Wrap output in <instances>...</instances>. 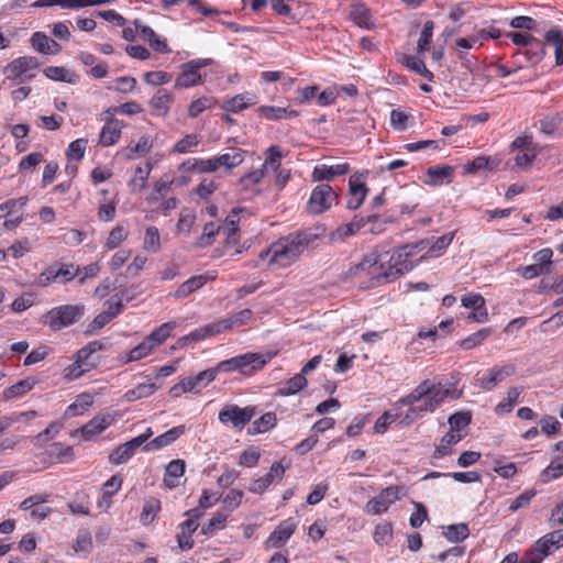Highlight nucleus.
Listing matches in <instances>:
<instances>
[{
  "instance_id": "a878e982",
  "label": "nucleus",
  "mask_w": 563,
  "mask_h": 563,
  "mask_svg": "<svg viewBox=\"0 0 563 563\" xmlns=\"http://www.w3.org/2000/svg\"><path fill=\"white\" fill-rule=\"evenodd\" d=\"M544 42L554 46L555 64L563 65V34L560 29H551L544 34Z\"/></svg>"
},
{
  "instance_id": "2eb2a0df",
  "label": "nucleus",
  "mask_w": 563,
  "mask_h": 563,
  "mask_svg": "<svg viewBox=\"0 0 563 563\" xmlns=\"http://www.w3.org/2000/svg\"><path fill=\"white\" fill-rule=\"evenodd\" d=\"M286 468L287 466L283 465V461L274 463L266 475L255 479L252 483V485L250 486V490L255 494H262L263 492L266 490V488H268V486L272 483H274L275 481H282L286 472Z\"/></svg>"
},
{
  "instance_id": "2f4dec72",
  "label": "nucleus",
  "mask_w": 563,
  "mask_h": 563,
  "mask_svg": "<svg viewBox=\"0 0 563 563\" xmlns=\"http://www.w3.org/2000/svg\"><path fill=\"white\" fill-rule=\"evenodd\" d=\"M109 424L110 420L107 417H96L76 432H81L85 439H90L91 437L102 432Z\"/></svg>"
},
{
  "instance_id": "f8f14e48",
  "label": "nucleus",
  "mask_w": 563,
  "mask_h": 563,
  "mask_svg": "<svg viewBox=\"0 0 563 563\" xmlns=\"http://www.w3.org/2000/svg\"><path fill=\"white\" fill-rule=\"evenodd\" d=\"M388 266L385 267V280L390 283L400 275L413 267L412 262L408 257V249H397L388 260Z\"/></svg>"
},
{
  "instance_id": "ddd939ff",
  "label": "nucleus",
  "mask_w": 563,
  "mask_h": 563,
  "mask_svg": "<svg viewBox=\"0 0 563 563\" xmlns=\"http://www.w3.org/2000/svg\"><path fill=\"white\" fill-rule=\"evenodd\" d=\"M515 372L516 367L512 364L494 366L487 371L485 376L476 379L475 386L486 391L493 390L498 383L514 375Z\"/></svg>"
},
{
  "instance_id": "72a5a7b5",
  "label": "nucleus",
  "mask_w": 563,
  "mask_h": 563,
  "mask_svg": "<svg viewBox=\"0 0 563 563\" xmlns=\"http://www.w3.org/2000/svg\"><path fill=\"white\" fill-rule=\"evenodd\" d=\"M216 376H217V369L209 368V369L200 372L195 377L184 378V380L187 385V390L192 391L197 387L201 386L202 384L206 385V384L211 383L212 380H214Z\"/></svg>"
},
{
  "instance_id": "f03ea898",
  "label": "nucleus",
  "mask_w": 563,
  "mask_h": 563,
  "mask_svg": "<svg viewBox=\"0 0 563 563\" xmlns=\"http://www.w3.org/2000/svg\"><path fill=\"white\" fill-rule=\"evenodd\" d=\"M345 277L367 278V282L360 283V288L362 289L373 288L387 283L385 280V263L380 256L374 253L365 255L360 263L350 267L345 273Z\"/></svg>"
},
{
  "instance_id": "1a4fd4ad",
  "label": "nucleus",
  "mask_w": 563,
  "mask_h": 563,
  "mask_svg": "<svg viewBox=\"0 0 563 563\" xmlns=\"http://www.w3.org/2000/svg\"><path fill=\"white\" fill-rule=\"evenodd\" d=\"M255 416L254 407L240 408L236 405H227L219 412V420L222 423H231L241 431Z\"/></svg>"
},
{
  "instance_id": "b1692460",
  "label": "nucleus",
  "mask_w": 563,
  "mask_h": 563,
  "mask_svg": "<svg viewBox=\"0 0 563 563\" xmlns=\"http://www.w3.org/2000/svg\"><path fill=\"white\" fill-rule=\"evenodd\" d=\"M246 151L241 148H231L230 152L214 157L218 168L225 167L232 169L243 163Z\"/></svg>"
},
{
  "instance_id": "4d7b16f0",
  "label": "nucleus",
  "mask_w": 563,
  "mask_h": 563,
  "mask_svg": "<svg viewBox=\"0 0 563 563\" xmlns=\"http://www.w3.org/2000/svg\"><path fill=\"white\" fill-rule=\"evenodd\" d=\"M172 74L162 70L148 71L144 74V80L152 86L167 84L172 80Z\"/></svg>"
},
{
  "instance_id": "4be33fe9",
  "label": "nucleus",
  "mask_w": 563,
  "mask_h": 563,
  "mask_svg": "<svg viewBox=\"0 0 563 563\" xmlns=\"http://www.w3.org/2000/svg\"><path fill=\"white\" fill-rule=\"evenodd\" d=\"M174 97L165 89H158L150 100V106L155 114L166 115L170 109Z\"/></svg>"
},
{
  "instance_id": "5fc2aeb1",
  "label": "nucleus",
  "mask_w": 563,
  "mask_h": 563,
  "mask_svg": "<svg viewBox=\"0 0 563 563\" xmlns=\"http://www.w3.org/2000/svg\"><path fill=\"white\" fill-rule=\"evenodd\" d=\"M199 142L197 134H187L175 144L173 152L179 154L187 153L191 147L197 146Z\"/></svg>"
},
{
  "instance_id": "aec40b11",
  "label": "nucleus",
  "mask_w": 563,
  "mask_h": 563,
  "mask_svg": "<svg viewBox=\"0 0 563 563\" xmlns=\"http://www.w3.org/2000/svg\"><path fill=\"white\" fill-rule=\"evenodd\" d=\"M350 170V165L347 163L338 164L333 166L321 165L314 167L312 172L313 181H323L331 180L335 176H341L347 174Z\"/></svg>"
},
{
  "instance_id": "0eeeda50",
  "label": "nucleus",
  "mask_w": 563,
  "mask_h": 563,
  "mask_svg": "<svg viewBox=\"0 0 563 563\" xmlns=\"http://www.w3.org/2000/svg\"><path fill=\"white\" fill-rule=\"evenodd\" d=\"M212 64L210 58H197L180 66V74L175 80V88H189L201 84L199 69Z\"/></svg>"
},
{
  "instance_id": "423d86ee",
  "label": "nucleus",
  "mask_w": 563,
  "mask_h": 563,
  "mask_svg": "<svg viewBox=\"0 0 563 563\" xmlns=\"http://www.w3.org/2000/svg\"><path fill=\"white\" fill-rule=\"evenodd\" d=\"M84 310V306L80 305L55 307L46 313L47 323L53 331H58L76 323L82 317Z\"/></svg>"
},
{
  "instance_id": "69168bd1",
  "label": "nucleus",
  "mask_w": 563,
  "mask_h": 563,
  "mask_svg": "<svg viewBox=\"0 0 563 563\" xmlns=\"http://www.w3.org/2000/svg\"><path fill=\"white\" fill-rule=\"evenodd\" d=\"M507 36L511 38L514 44L521 47H528L529 45H533L536 41H539L534 36L521 32H511L508 33Z\"/></svg>"
},
{
  "instance_id": "7ed1b4c3",
  "label": "nucleus",
  "mask_w": 563,
  "mask_h": 563,
  "mask_svg": "<svg viewBox=\"0 0 563 563\" xmlns=\"http://www.w3.org/2000/svg\"><path fill=\"white\" fill-rule=\"evenodd\" d=\"M431 398L430 407L438 408L446 398L459 399L462 390L451 389L439 384H431L429 380L420 383L410 394L399 399L401 405H413L421 401L424 396Z\"/></svg>"
},
{
  "instance_id": "dca6fc26",
  "label": "nucleus",
  "mask_w": 563,
  "mask_h": 563,
  "mask_svg": "<svg viewBox=\"0 0 563 563\" xmlns=\"http://www.w3.org/2000/svg\"><path fill=\"white\" fill-rule=\"evenodd\" d=\"M368 192V188L365 183L360 180V177L353 175L349 180V199L346 207L350 210H357L364 202Z\"/></svg>"
},
{
  "instance_id": "8fccbe9b",
  "label": "nucleus",
  "mask_w": 563,
  "mask_h": 563,
  "mask_svg": "<svg viewBox=\"0 0 563 563\" xmlns=\"http://www.w3.org/2000/svg\"><path fill=\"white\" fill-rule=\"evenodd\" d=\"M75 357H77V354ZM89 369L90 367L87 362H78V360L75 358V362L64 369V377L69 380L76 379Z\"/></svg>"
},
{
  "instance_id": "c03bdc74",
  "label": "nucleus",
  "mask_w": 563,
  "mask_h": 563,
  "mask_svg": "<svg viewBox=\"0 0 563 563\" xmlns=\"http://www.w3.org/2000/svg\"><path fill=\"white\" fill-rule=\"evenodd\" d=\"M221 230L213 222H209L205 225L202 234L198 238L196 245L198 247H207L213 243L214 236L220 233Z\"/></svg>"
},
{
  "instance_id": "c9c22d12",
  "label": "nucleus",
  "mask_w": 563,
  "mask_h": 563,
  "mask_svg": "<svg viewBox=\"0 0 563 563\" xmlns=\"http://www.w3.org/2000/svg\"><path fill=\"white\" fill-rule=\"evenodd\" d=\"M307 386V378L301 373L296 374L288 379L284 387L279 389L282 396L295 395Z\"/></svg>"
},
{
  "instance_id": "13d9d810",
  "label": "nucleus",
  "mask_w": 563,
  "mask_h": 563,
  "mask_svg": "<svg viewBox=\"0 0 563 563\" xmlns=\"http://www.w3.org/2000/svg\"><path fill=\"white\" fill-rule=\"evenodd\" d=\"M553 251L551 249H542L533 255L534 263L542 266L549 274L551 273Z\"/></svg>"
},
{
  "instance_id": "79ce46f5",
  "label": "nucleus",
  "mask_w": 563,
  "mask_h": 563,
  "mask_svg": "<svg viewBox=\"0 0 563 563\" xmlns=\"http://www.w3.org/2000/svg\"><path fill=\"white\" fill-rule=\"evenodd\" d=\"M490 333L492 330L489 328L481 329L479 331L462 340L459 344L464 350H472L479 345L485 339H487L490 335Z\"/></svg>"
},
{
  "instance_id": "a18cd8bd",
  "label": "nucleus",
  "mask_w": 563,
  "mask_h": 563,
  "mask_svg": "<svg viewBox=\"0 0 563 563\" xmlns=\"http://www.w3.org/2000/svg\"><path fill=\"white\" fill-rule=\"evenodd\" d=\"M433 27H434V24L432 21H427L423 24V29L420 33V37L418 40V45H417V51L419 54H422L429 49V46H430V43L432 40V35H433Z\"/></svg>"
},
{
  "instance_id": "09e8293b",
  "label": "nucleus",
  "mask_w": 563,
  "mask_h": 563,
  "mask_svg": "<svg viewBox=\"0 0 563 563\" xmlns=\"http://www.w3.org/2000/svg\"><path fill=\"white\" fill-rule=\"evenodd\" d=\"M128 238V231L122 225L114 227L106 241V247L113 250L118 247Z\"/></svg>"
},
{
  "instance_id": "49530a36",
  "label": "nucleus",
  "mask_w": 563,
  "mask_h": 563,
  "mask_svg": "<svg viewBox=\"0 0 563 563\" xmlns=\"http://www.w3.org/2000/svg\"><path fill=\"white\" fill-rule=\"evenodd\" d=\"M276 415L273 412L264 413L260 419L255 420L252 424L253 433H262L271 430L276 424Z\"/></svg>"
},
{
  "instance_id": "603ef678",
  "label": "nucleus",
  "mask_w": 563,
  "mask_h": 563,
  "mask_svg": "<svg viewBox=\"0 0 563 563\" xmlns=\"http://www.w3.org/2000/svg\"><path fill=\"white\" fill-rule=\"evenodd\" d=\"M351 18L361 27L369 26V13L363 4H356L352 8Z\"/></svg>"
},
{
  "instance_id": "a211bd4d",
  "label": "nucleus",
  "mask_w": 563,
  "mask_h": 563,
  "mask_svg": "<svg viewBox=\"0 0 563 563\" xmlns=\"http://www.w3.org/2000/svg\"><path fill=\"white\" fill-rule=\"evenodd\" d=\"M545 55L543 42L536 41L533 45H529L525 51H518L514 57L519 62L520 67L522 66V59L529 65L534 66L542 60Z\"/></svg>"
},
{
  "instance_id": "412c9836",
  "label": "nucleus",
  "mask_w": 563,
  "mask_h": 563,
  "mask_svg": "<svg viewBox=\"0 0 563 563\" xmlns=\"http://www.w3.org/2000/svg\"><path fill=\"white\" fill-rule=\"evenodd\" d=\"M32 46L42 54H57L60 45L42 32H35L31 37Z\"/></svg>"
},
{
  "instance_id": "ea45409f",
  "label": "nucleus",
  "mask_w": 563,
  "mask_h": 563,
  "mask_svg": "<svg viewBox=\"0 0 563 563\" xmlns=\"http://www.w3.org/2000/svg\"><path fill=\"white\" fill-rule=\"evenodd\" d=\"M283 158V153L279 146L272 145L266 150V158L263 164V169L266 170L268 168L277 172L280 167V161Z\"/></svg>"
},
{
  "instance_id": "6e6d98bb",
  "label": "nucleus",
  "mask_w": 563,
  "mask_h": 563,
  "mask_svg": "<svg viewBox=\"0 0 563 563\" xmlns=\"http://www.w3.org/2000/svg\"><path fill=\"white\" fill-rule=\"evenodd\" d=\"M472 416L470 412H455L449 418V424L452 431H460L471 423Z\"/></svg>"
},
{
  "instance_id": "6ab92c4d",
  "label": "nucleus",
  "mask_w": 563,
  "mask_h": 563,
  "mask_svg": "<svg viewBox=\"0 0 563 563\" xmlns=\"http://www.w3.org/2000/svg\"><path fill=\"white\" fill-rule=\"evenodd\" d=\"M185 433V426H177L165 433L156 437L154 440L147 442L144 446V451L158 450L164 446H167L175 442L180 435Z\"/></svg>"
},
{
  "instance_id": "774afa93",
  "label": "nucleus",
  "mask_w": 563,
  "mask_h": 563,
  "mask_svg": "<svg viewBox=\"0 0 563 563\" xmlns=\"http://www.w3.org/2000/svg\"><path fill=\"white\" fill-rule=\"evenodd\" d=\"M172 181L169 180H159L155 184L154 191L151 194L148 200L152 202L159 201L165 198L167 195Z\"/></svg>"
},
{
  "instance_id": "9d476101",
  "label": "nucleus",
  "mask_w": 563,
  "mask_h": 563,
  "mask_svg": "<svg viewBox=\"0 0 563 563\" xmlns=\"http://www.w3.org/2000/svg\"><path fill=\"white\" fill-rule=\"evenodd\" d=\"M153 435V431L151 428L125 442L122 445L115 448L109 455V461L111 464L119 465L128 462L135 453V451L143 445Z\"/></svg>"
},
{
  "instance_id": "4468645a",
  "label": "nucleus",
  "mask_w": 563,
  "mask_h": 563,
  "mask_svg": "<svg viewBox=\"0 0 563 563\" xmlns=\"http://www.w3.org/2000/svg\"><path fill=\"white\" fill-rule=\"evenodd\" d=\"M271 358V353H245L238 355V371L243 375H251L262 369Z\"/></svg>"
},
{
  "instance_id": "4c0bfd02",
  "label": "nucleus",
  "mask_w": 563,
  "mask_h": 563,
  "mask_svg": "<svg viewBox=\"0 0 563 563\" xmlns=\"http://www.w3.org/2000/svg\"><path fill=\"white\" fill-rule=\"evenodd\" d=\"M522 391V387H511L508 389L507 391V398L505 401H501L499 402L496 407H495V412L496 413H506V412H510L517 400H518V397L520 396Z\"/></svg>"
},
{
  "instance_id": "58836bf2",
  "label": "nucleus",
  "mask_w": 563,
  "mask_h": 563,
  "mask_svg": "<svg viewBox=\"0 0 563 563\" xmlns=\"http://www.w3.org/2000/svg\"><path fill=\"white\" fill-rule=\"evenodd\" d=\"M154 345L144 339L139 345L130 350L126 354L125 363L140 361L152 353Z\"/></svg>"
},
{
  "instance_id": "f704fd0d",
  "label": "nucleus",
  "mask_w": 563,
  "mask_h": 563,
  "mask_svg": "<svg viewBox=\"0 0 563 563\" xmlns=\"http://www.w3.org/2000/svg\"><path fill=\"white\" fill-rule=\"evenodd\" d=\"M470 534V529L466 523L450 525L444 528L443 536L450 542H461L465 540Z\"/></svg>"
},
{
  "instance_id": "f3484780",
  "label": "nucleus",
  "mask_w": 563,
  "mask_h": 563,
  "mask_svg": "<svg viewBox=\"0 0 563 563\" xmlns=\"http://www.w3.org/2000/svg\"><path fill=\"white\" fill-rule=\"evenodd\" d=\"M295 529L296 523L291 518L284 520L269 534L266 543L272 548H280L292 536Z\"/></svg>"
},
{
  "instance_id": "f257e3e1",
  "label": "nucleus",
  "mask_w": 563,
  "mask_h": 563,
  "mask_svg": "<svg viewBox=\"0 0 563 563\" xmlns=\"http://www.w3.org/2000/svg\"><path fill=\"white\" fill-rule=\"evenodd\" d=\"M321 227L306 228L287 234L275 242V254L268 258V266L288 267L297 262L324 234Z\"/></svg>"
},
{
  "instance_id": "39448f33",
  "label": "nucleus",
  "mask_w": 563,
  "mask_h": 563,
  "mask_svg": "<svg viewBox=\"0 0 563 563\" xmlns=\"http://www.w3.org/2000/svg\"><path fill=\"white\" fill-rule=\"evenodd\" d=\"M41 62L34 56H21L10 62L3 68L5 78L14 84H22L35 77V70Z\"/></svg>"
},
{
  "instance_id": "393cba45",
  "label": "nucleus",
  "mask_w": 563,
  "mask_h": 563,
  "mask_svg": "<svg viewBox=\"0 0 563 563\" xmlns=\"http://www.w3.org/2000/svg\"><path fill=\"white\" fill-rule=\"evenodd\" d=\"M185 466L186 464L183 460H173L167 464L164 484L168 488H175L178 485L176 479L184 475Z\"/></svg>"
},
{
  "instance_id": "5701e85b",
  "label": "nucleus",
  "mask_w": 563,
  "mask_h": 563,
  "mask_svg": "<svg viewBox=\"0 0 563 563\" xmlns=\"http://www.w3.org/2000/svg\"><path fill=\"white\" fill-rule=\"evenodd\" d=\"M453 174L454 169L449 165L429 167L427 169V179L424 180V184L429 186H439L445 179L450 181Z\"/></svg>"
},
{
  "instance_id": "20e7f679",
  "label": "nucleus",
  "mask_w": 563,
  "mask_h": 563,
  "mask_svg": "<svg viewBox=\"0 0 563 563\" xmlns=\"http://www.w3.org/2000/svg\"><path fill=\"white\" fill-rule=\"evenodd\" d=\"M563 547V529L550 532L540 538L534 545L529 549L523 558V563H541L542 560Z\"/></svg>"
},
{
  "instance_id": "338daca9",
  "label": "nucleus",
  "mask_w": 563,
  "mask_h": 563,
  "mask_svg": "<svg viewBox=\"0 0 563 563\" xmlns=\"http://www.w3.org/2000/svg\"><path fill=\"white\" fill-rule=\"evenodd\" d=\"M211 100L209 98H199L192 101L188 109V115L190 118H197L201 112H203L207 108H210Z\"/></svg>"
},
{
  "instance_id": "052dcab7",
  "label": "nucleus",
  "mask_w": 563,
  "mask_h": 563,
  "mask_svg": "<svg viewBox=\"0 0 563 563\" xmlns=\"http://www.w3.org/2000/svg\"><path fill=\"white\" fill-rule=\"evenodd\" d=\"M87 141L84 139H78L73 141L67 150V156L69 158H74L76 161L82 159L86 151Z\"/></svg>"
},
{
  "instance_id": "bb28decb",
  "label": "nucleus",
  "mask_w": 563,
  "mask_h": 563,
  "mask_svg": "<svg viewBox=\"0 0 563 563\" xmlns=\"http://www.w3.org/2000/svg\"><path fill=\"white\" fill-rule=\"evenodd\" d=\"M209 277L206 275H198L189 278L185 283H183L177 290L175 291L176 298H185L192 294L194 291L200 289L207 282Z\"/></svg>"
},
{
  "instance_id": "0e129e2a",
  "label": "nucleus",
  "mask_w": 563,
  "mask_h": 563,
  "mask_svg": "<svg viewBox=\"0 0 563 563\" xmlns=\"http://www.w3.org/2000/svg\"><path fill=\"white\" fill-rule=\"evenodd\" d=\"M413 506L416 507V511L410 516L409 522L410 526L416 529L427 519L428 511L421 503L413 501Z\"/></svg>"
},
{
  "instance_id": "a19ab883",
  "label": "nucleus",
  "mask_w": 563,
  "mask_h": 563,
  "mask_svg": "<svg viewBox=\"0 0 563 563\" xmlns=\"http://www.w3.org/2000/svg\"><path fill=\"white\" fill-rule=\"evenodd\" d=\"M406 66L428 80L433 79V74L426 67L424 62L417 56H404Z\"/></svg>"
},
{
  "instance_id": "7c9ffc66",
  "label": "nucleus",
  "mask_w": 563,
  "mask_h": 563,
  "mask_svg": "<svg viewBox=\"0 0 563 563\" xmlns=\"http://www.w3.org/2000/svg\"><path fill=\"white\" fill-rule=\"evenodd\" d=\"M366 220L362 216H355L353 220L346 224L339 227L335 232H333L332 236L339 239H345L355 234L358 230L365 227Z\"/></svg>"
},
{
  "instance_id": "bf43d9fd",
  "label": "nucleus",
  "mask_w": 563,
  "mask_h": 563,
  "mask_svg": "<svg viewBox=\"0 0 563 563\" xmlns=\"http://www.w3.org/2000/svg\"><path fill=\"white\" fill-rule=\"evenodd\" d=\"M510 26L514 29L536 31L538 29V22L530 16L517 15L511 19Z\"/></svg>"
},
{
  "instance_id": "473e14b6",
  "label": "nucleus",
  "mask_w": 563,
  "mask_h": 563,
  "mask_svg": "<svg viewBox=\"0 0 563 563\" xmlns=\"http://www.w3.org/2000/svg\"><path fill=\"white\" fill-rule=\"evenodd\" d=\"M176 322H166L152 331L145 339L154 345V347L163 344L175 329Z\"/></svg>"
},
{
  "instance_id": "680f3d73",
  "label": "nucleus",
  "mask_w": 563,
  "mask_h": 563,
  "mask_svg": "<svg viewBox=\"0 0 563 563\" xmlns=\"http://www.w3.org/2000/svg\"><path fill=\"white\" fill-rule=\"evenodd\" d=\"M495 166L496 164H494V162H492L490 158L485 156H478L474 158L471 163L465 165V170L467 173H475L477 170L485 168L493 169Z\"/></svg>"
},
{
  "instance_id": "e433bc0d",
  "label": "nucleus",
  "mask_w": 563,
  "mask_h": 563,
  "mask_svg": "<svg viewBox=\"0 0 563 563\" xmlns=\"http://www.w3.org/2000/svg\"><path fill=\"white\" fill-rule=\"evenodd\" d=\"M460 434L448 432L441 439V443L435 448L433 457L442 459L443 456L451 453V445L456 444L461 440Z\"/></svg>"
},
{
  "instance_id": "3c124183",
  "label": "nucleus",
  "mask_w": 563,
  "mask_h": 563,
  "mask_svg": "<svg viewBox=\"0 0 563 563\" xmlns=\"http://www.w3.org/2000/svg\"><path fill=\"white\" fill-rule=\"evenodd\" d=\"M393 539V526L390 523H382L376 526L374 531V540L376 543L384 545Z\"/></svg>"
},
{
  "instance_id": "37998d69",
  "label": "nucleus",
  "mask_w": 563,
  "mask_h": 563,
  "mask_svg": "<svg viewBox=\"0 0 563 563\" xmlns=\"http://www.w3.org/2000/svg\"><path fill=\"white\" fill-rule=\"evenodd\" d=\"M161 509V503L156 498H150L145 501L142 512H141V521L144 525L151 523L158 510Z\"/></svg>"
},
{
  "instance_id": "c85d7f7f",
  "label": "nucleus",
  "mask_w": 563,
  "mask_h": 563,
  "mask_svg": "<svg viewBox=\"0 0 563 563\" xmlns=\"http://www.w3.org/2000/svg\"><path fill=\"white\" fill-rule=\"evenodd\" d=\"M34 384H35L34 378H32V377L24 378V379L18 382L16 384L4 389L2 397L4 400L21 397L24 394H26L29 390H31L33 388Z\"/></svg>"
},
{
  "instance_id": "de8ad7c7",
  "label": "nucleus",
  "mask_w": 563,
  "mask_h": 563,
  "mask_svg": "<svg viewBox=\"0 0 563 563\" xmlns=\"http://www.w3.org/2000/svg\"><path fill=\"white\" fill-rule=\"evenodd\" d=\"M144 249L148 252L156 253L161 249L159 232L155 227H148L144 236Z\"/></svg>"
},
{
  "instance_id": "6e6552de",
  "label": "nucleus",
  "mask_w": 563,
  "mask_h": 563,
  "mask_svg": "<svg viewBox=\"0 0 563 563\" xmlns=\"http://www.w3.org/2000/svg\"><path fill=\"white\" fill-rule=\"evenodd\" d=\"M405 495L404 487L389 486L380 490V493L367 501L366 511L373 515H380L388 510L389 506L399 500Z\"/></svg>"
},
{
  "instance_id": "c756f323",
  "label": "nucleus",
  "mask_w": 563,
  "mask_h": 563,
  "mask_svg": "<svg viewBox=\"0 0 563 563\" xmlns=\"http://www.w3.org/2000/svg\"><path fill=\"white\" fill-rule=\"evenodd\" d=\"M123 123H114V125L106 124L99 135V143L102 146H111L115 144L121 136Z\"/></svg>"
},
{
  "instance_id": "9b49d317",
  "label": "nucleus",
  "mask_w": 563,
  "mask_h": 563,
  "mask_svg": "<svg viewBox=\"0 0 563 563\" xmlns=\"http://www.w3.org/2000/svg\"><path fill=\"white\" fill-rule=\"evenodd\" d=\"M335 199L336 194L332 187L328 184H321L312 190L307 209L310 213L320 214L330 209Z\"/></svg>"
},
{
  "instance_id": "cd10ccee",
  "label": "nucleus",
  "mask_w": 563,
  "mask_h": 563,
  "mask_svg": "<svg viewBox=\"0 0 563 563\" xmlns=\"http://www.w3.org/2000/svg\"><path fill=\"white\" fill-rule=\"evenodd\" d=\"M44 75L52 80L63 81L68 84H76L78 76L70 73L63 66H48L43 70Z\"/></svg>"
},
{
  "instance_id": "e2e57ef3",
  "label": "nucleus",
  "mask_w": 563,
  "mask_h": 563,
  "mask_svg": "<svg viewBox=\"0 0 563 563\" xmlns=\"http://www.w3.org/2000/svg\"><path fill=\"white\" fill-rule=\"evenodd\" d=\"M409 115L404 111L394 109L390 112V123L395 130L405 131L408 128Z\"/></svg>"
},
{
  "instance_id": "864d4df0",
  "label": "nucleus",
  "mask_w": 563,
  "mask_h": 563,
  "mask_svg": "<svg viewBox=\"0 0 563 563\" xmlns=\"http://www.w3.org/2000/svg\"><path fill=\"white\" fill-rule=\"evenodd\" d=\"M104 343L103 341H91L84 347L77 351V360L78 362H88L89 357L98 352L103 350Z\"/></svg>"
}]
</instances>
